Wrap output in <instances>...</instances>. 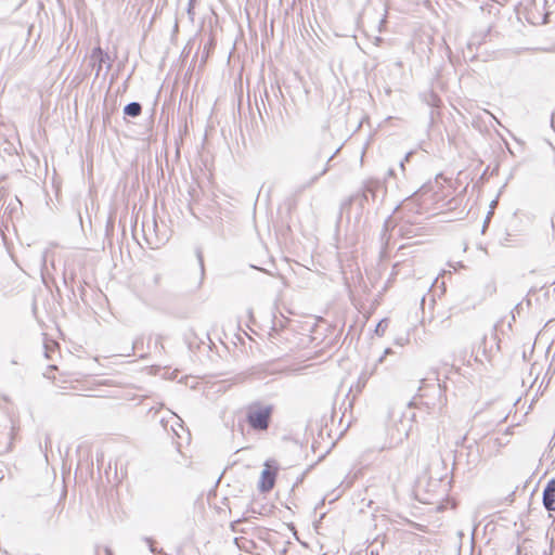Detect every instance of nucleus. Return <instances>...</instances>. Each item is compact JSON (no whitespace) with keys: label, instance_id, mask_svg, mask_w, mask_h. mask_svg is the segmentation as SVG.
Returning a JSON list of instances; mask_svg holds the SVG:
<instances>
[{"label":"nucleus","instance_id":"obj_1","mask_svg":"<svg viewBox=\"0 0 555 555\" xmlns=\"http://www.w3.org/2000/svg\"><path fill=\"white\" fill-rule=\"evenodd\" d=\"M420 390L422 391L421 397L426 398L428 397V392L430 391L434 396V400L426 401L425 404L433 409V410H441L447 404V397L444 393V389L440 384L424 386L421 387Z\"/></svg>","mask_w":555,"mask_h":555},{"label":"nucleus","instance_id":"obj_2","mask_svg":"<svg viewBox=\"0 0 555 555\" xmlns=\"http://www.w3.org/2000/svg\"><path fill=\"white\" fill-rule=\"evenodd\" d=\"M270 406H253L248 412V422L255 429L263 430L268 428L271 415Z\"/></svg>","mask_w":555,"mask_h":555},{"label":"nucleus","instance_id":"obj_3","mask_svg":"<svg viewBox=\"0 0 555 555\" xmlns=\"http://www.w3.org/2000/svg\"><path fill=\"white\" fill-rule=\"evenodd\" d=\"M278 469L275 461H267L264 463V468L261 472L258 483V489L261 492H268L274 487Z\"/></svg>","mask_w":555,"mask_h":555},{"label":"nucleus","instance_id":"obj_4","mask_svg":"<svg viewBox=\"0 0 555 555\" xmlns=\"http://www.w3.org/2000/svg\"><path fill=\"white\" fill-rule=\"evenodd\" d=\"M91 60L93 61V66L96 69V76L100 75L103 65H106V72L111 69L112 63L107 53H105L100 47H96L92 50Z\"/></svg>","mask_w":555,"mask_h":555},{"label":"nucleus","instance_id":"obj_5","mask_svg":"<svg viewBox=\"0 0 555 555\" xmlns=\"http://www.w3.org/2000/svg\"><path fill=\"white\" fill-rule=\"evenodd\" d=\"M543 505L547 511H555V480L547 482L543 492Z\"/></svg>","mask_w":555,"mask_h":555},{"label":"nucleus","instance_id":"obj_6","mask_svg":"<svg viewBox=\"0 0 555 555\" xmlns=\"http://www.w3.org/2000/svg\"><path fill=\"white\" fill-rule=\"evenodd\" d=\"M401 425H402V428H398L397 436L392 437L391 441L388 444L382 446L380 450H384L386 448H392L393 446L402 442L404 439H406L409 437L410 426L409 427L405 426L402 422H401Z\"/></svg>","mask_w":555,"mask_h":555},{"label":"nucleus","instance_id":"obj_7","mask_svg":"<svg viewBox=\"0 0 555 555\" xmlns=\"http://www.w3.org/2000/svg\"><path fill=\"white\" fill-rule=\"evenodd\" d=\"M141 112H142V106L138 102H131V103L127 104L124 108L125 115L131 116V117H138L141 114Z\"/></svg>","mask_w":555,"mask_h":555},{"label":"nucleus","instance_id":"obj_8","mask_svg":"<svg viewBox=\"0 0 555 555\" xmlns=\"http://www.w3.org/2000/svg\"><path fill=\"white\" fill-rule=\"evenodd\" d=\"M235 544L240 550L245 551V552H249L250 548L254 546L253 541H250L244 537L236 538Z\"/></svg>","mask_w":555,"mask_h":555},{"label":"nucleus","instance_id":"obj_9","mask_svg":"<svg viewBox=\"0 0 555 555\" xmlns=\"http://www.w3.org/2000/svg\"><path fill=\"white\" fill-rule=\"evenodd\" d=\"M369 196H372V197L375 196V185L372 184V183H369V184H366L364 186L362 198H361V204L363 202H367L369 201Z\"/></svg>","mask_w":555,"mask_h":555},{"label":"nucleus","instance_id":"obj_10","mask_svg":"<svg viewBox=\"0 0 555 555\" xmlns=\"http://www.w3.org/2000/svg\"><path fill=\"white\" fill-rule=\"evenodd\" d=\"M328 168L327 166H323L321 170L313 177L312 182L317 181L321 176L325 175L327 172Z\"/></svg>","mask_w":555,"mask_h":555},{"label":"nucleus","instance_id":"obj_11","mask_svg":"<svg viewBox=\"0 0 555 555\" xmlns=\"http://www.w3.org/2000/svg\"><path fill=\"white\" fill-rule=\"evenodd\" d=\"M194 3H195V0H190L189 1V8H188V13L189 15L191 16V18H193V9H194Z\"/></svg>","mask_w":555,"mask_h":555},{"label":"nucleus","instance_id":"obj_12","mask_svg":"<svg viewBox=\"0 0 555 555\" xmlns=\"http://www.w3.org/2000/svg\"><path fill=\"white\" fill-rule=\"evenodd\" d=\"M196 256L198 258L199 266H201V269H202V272H203L204 271V260H203L202 251L199 249H197Z\"/></svg>","mask_w":555,"mask_h":555},{"label":"nucleus","instance_id":"obj_13","mask_svg":"<svg viewBox=\"0 0 555 555\" xmlns=\"http://www.w3.org/2000/svg\"><path fill=\"white\" fill-rule=\"evenodd\" d=\"M412 155V152L408 153L404 157V162H408Z\"/></svg>","mask_w":555,"mask_h":555},{"label":"nucleus","instance_id":"obj_14","mask_svg":"<svg viewBox=\"0 0 555 555\" xmlns=\"http://www.w3.org/2000/svg\"><path fill=\"white\" fill-rule=\"evenodd\" d=\"M379 327H382V323H378V325H377V328H376L377 333L379 332Z\"/></svg>","mask_w":555,"mask_h":555},{"label":"nucleus","instance_id":"obj_15","mask_svg":"<svg viewBox=\"0 0 555 555\" xmlns=\"http://www.w3.org/2000/svg\"><path fill=\"white\" fill-rule=\"evenodd\" d=\"M400 166L401 168H404V162H401Z\"/></svg>","mask_w":555,"mask_h":555}]
</instances>
